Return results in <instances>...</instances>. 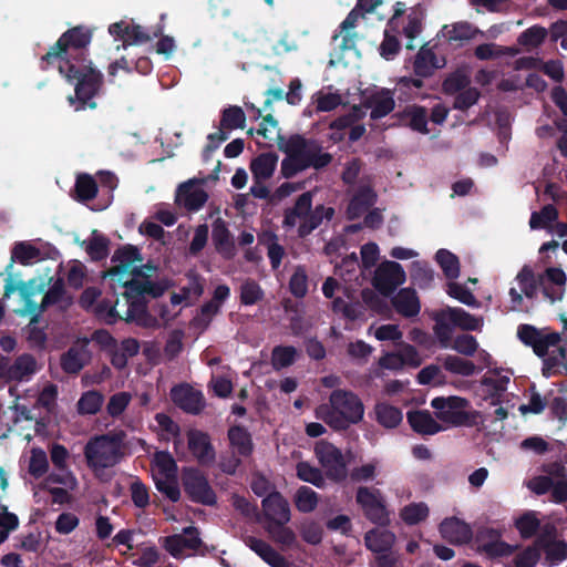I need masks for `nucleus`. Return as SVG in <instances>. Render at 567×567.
<instances>
[{"label":"nucleus","instance_id":"f257e3e1","mask_svg":"<svg viewBox=\"0 0 567 567\" xmlns=\"http://www.w3.org/2000/svg\"><path fill=\"white\" fill-rule=\"evenodd\" d=\"M92 39V28L83 24L72 27L40 59L41 70L56 65L66 82L74 85V95H69L66 100L76 112L96 109L94 99L104 84L102 72L90 59Z\"/></svg>","mask_w":567,"mask_h":567},{"label":"nucleus","instance_id":"69168bd1","mask_svg":"<svg viewBox=\"0 0 567 567\" xmlns=\"http://www.w3.org/2000/svg\"><path fill=\"white\" fill-rule=\"evenodd\" d=\"M61 368L65 373L76 374L83 369V362L78 350L69 349L61 355Z\"/></svg>","mask_w":567,"mask_h":567},{"label":"nucleus","instance_id":"f03ea898","mask_svg":"<svg viewBox=\"0 0 567 567\" xmlns=\"http://www.w3.org/2000/svg\"><path fill=\"white\" fill-rule=\"evenodd\" d=\"M319 413L330 427L343 431L363 419L364 405L355 393L337 389L330 393L329 404L319 408Z\"/></svg>","mask_w":567,"mask_h":567},{"label":"nucleus","instance_id":"338daca9","mask_svg":"<svg viewBox=\"0 0 567 567\" xmlns=\"http://www.w3.org/2000/svg\"><path fill=\"white\" fill-rule=\"evenodd\" d=\"M481 93L476 87H467L458 92L454 99L453 109L466 111L477 103Z\"/></svg>","mask_w":567,"mask_h":567},{"label":"nucleus","instance_id":"393cba45","mask_svg":"<svg viewBox=\"0 0 567 567\" xmlns=\"http://www.w3.org/2000/svg\"><path fill=\"white\" fill-rule=\"evenodd\" d=\"M278 158V155L274 152L261 153L254 157L249 165L252 179L268 181L271 178L276 171Z\"/></svg>","mask_w":567,"mask_h":567},{"label":"nucleus","instance_id":"7ed1b4c3","mask_svg":"<svg viewBox=\"0 0 567 567\" xmlns=\"http://www.w3.org/2000/svg\"><path fill=\"white\" fill-rule=\"evenodd\" d=\"M126 433L122 430L91 437L84 446V457L91 470L113 467L124 456L123 443Z\"/></svg>","mask_w":567,"mask_h":567},{"label":"nucleus","instance_id":"7c9ffc66","mask_svg":"<svg viewBox=\"0 0 567 567\" xmlns=\"http://www.w3.org/2000/svg\"><path fill=\"white\" fill-rule=\"evenodd\" d=\"M432 319L435 322L433 331L440 342V346L442 348H447L452 339L454 326L450 322V317L446 315L445 308L434 311L432 313Z\"/></svg>","mask_w":567,"mask_h":567},{"label":"nucleus","instance_id":"72a5a7b5","mask_svg":"<svg viewBox=\"0 0 567 567\" xmlns=\"http://www.w3.org/2000/svg\"><path fill=\"white\" fill-rule=\"evenodd\" d=\"M377 421L386 429L396 427L403 419L402 411L389 403H378L375 405Z\"/></svg>","mask_w":567,"mask_h":567},{"label":"nucleus","instance_id":"c85d7f7f","mask_svg":"<svg viewBox=\"0 0 567 567\" xmlns=\"http://www.w3.org/2000/svg\"><path fill=\"white\" fill-rule=\"evenodd\" d=\"M446 315L454 327L465 331H476L482 326L481 319L458 307H446Z\"/></svg>","mask_w":567,"mask_h":567},{"label":"nucleus","instance_id":"a19ab883","mask_svg":"<svg viewBox=\"0 0 567 567\" xmlns=\"http://www.w3.org/2000/svg\"><path fill=\"white\" fill-rule=\"evenodd\" d=\"M117 302L118 300L114 296L102 298L94 308L95 316L107 324H113L118 319H123L116 310Z\"/></svg>","mask_w":567,"mask_h":567},{"label":"nucleus","instance_id":"9d476101","mask_svg":"<svg viewBox=\"0 0 567 567\" xmlns=\"http://www.w3.org/2000/svg\"><path fill=\"white\" fill-rule=\"evenodd\" d=\"M405 281V271L396 261H384L375 270L373 287L384 297H390Z\"/></svg>","mask_w":567,"mask_h":567},{"label":"nucleus","instance_id":"473e14b6","mask_svg":"<svg viewBox=\"0 0 567 567\" xmlns=\"http://www.w3.org/2000/svg\"><path fill=\"white\" fill-rule=\"evenodd\" d=\"M246 114L240 106L230 105L221 111L219 127L223 131L230 132L237 128H244Z\"/></svg>","mask_w":567,"mask_h":567},{"label":"nucleus","instance_id":"e2e57ef3","mask_svg":"<svg viewBox=\"0 0 567 567\" xmlns=\"http://www.w3.org/2000/svg\"><path fill=\"white\" fill-rule=\"evenodd\" d=\"M267 532L281 545L291 546L296 542V534L286 524H268Z\"/></svg>","mask_w":567,"mask_h":567},{"label":"nucleus","instance_id":"4c0bfd02","mask_svg":"<svg viewBox=\"0 0 567 567\" xmlns=\"http://www.w3.org/2000/svg\"><path fill=\"white\" fill-rule=\"evenodd\" d=\"M85 244V251L90 258L94 261H101L109 255L110 239L103 235H100L97 230L92 231L91 239Z\"/></svg>","mask_w":567,"mask_h":567},{"label":"nucleus","instance_id":"de8ad7c7","mask_svg":"<svg viewBox=\"0 0 567 567\" xmlns=\"http://www.w3.org/2000/svg\"><path fill=\"white\" fill-rule=\"evenodd\" d=\"M97 184L89 174H81L75 181V193L79 202H89L97 195Z\"/></svg>","mask_w":567,"mask_h":567},{"label":"nucleus","instance_id":"680f3d73","mask_svg":"<svg viewBox=\"0 0 567 567\" xmlns=\"http://www.w3.org/2000/svg\"><path fill=\"white\" fill-rule=\"evenodd\" d=\"M516 549L517 546L511 545L499 538L493 544L484 545V550H482L480 554H484L489 559H495L501 557H508L514 554Z\"/></svg>","mask_w":567,"mask_h":567},{"label":"nucleus","instance_id":"20e7f679","mask_svg":"<svg viewBox=\"0 0 567 567\" xmlns=\"http://www.w3.org/2000/svg\"><path fill=\"white\" fill-rule=\"evenodd\" d=\"M518 339L527 347L533 348L534 353L544 358L542 373L544 377L549 378L551 375L560 374L561 368L564 367L563 361L558 358L555 352L548 354L550 347H556L561 338L557 332L545 333L532 324H520L517 329Z\"/></svg>","mask_w":567,"mask_h":567},{"label":"nucleus","instance_id":"6ab92c4d","mask_svg":"<svg viewBox=\"0 0 567 567\" xmlns=\"http://www.w3.org/2000/svg\"><path fill=\"white\" fill-rule=\"evenodd\" d=\"M171 394L174 402L187 413L198 414L205 406L202 392L192 388L174 386Z\"/></svg>","mask_w":567,"mask_h":567},{"label":"nucleus","instance_id":"2f4dec72","mask_svg":"<svg viewBox=\"0 0 567 567\" xmlns=\"http://www.w3.org/2000/svg\"><path fill=\"white\" fill-rule=\"evenodd\" d=\"M437 68L439 65L436 64L435 53L431 49L422 47L413 63L415 75L420 78H429Z\"/></svg>","mask_w":567,"mask_h":567},{"label":"nucleus","instance_id":"0eeeda50","mask_svg":"<svg viewBox=\"0 0 567 567\" xmlns=\"http://www.w3.org/2000/svg\"><path fill=\"white\" fill-rule=\"evenodd\" d=\"M355 503L364 517L379 526L390 524V512L383 493L375 487L359 486L355 491Z\"/></svg>","mask_w":567,"mask_h":567},{"label":"nucleus","instance_id":"49530a36","mask_svg":"<svg viewBox=\"0 0 567 567\" xmlns=\"http://www.w3.org/2000/svg\"><path fill=\"white\" fill-rule=\"evenodd\" d=\"M429 507L425 503H411L401 509L400 516L402 520L409 525H417L429 517Z\"/></svg>","mask_w":567,"mask_h":567},{"label":"nucleus","instance_id":"f3484780","mask_svg":"<svg viewBox=\"0 0 567 567\" xmlns=\"http://www.w3.org/2000/svg\"><path fill=\"white\" fill-rule=\"evenodd\" d=\"M212 240L215 250L225 259L230 260L236 255V247L231 234L223 218H217L212 224Z\"/></svg>","mask_w":567,"mask_h":567},{"label":"nucleus","instance_id":"a18cd8bd","mask_svg":"<svg viewBox=\"0 0 567 567\" xmlns=\"http://www.w3.org/2000/svg\"><path fill=\"white\" fill-rule=\"evenodd\" d=\"M297 477L303 482L310 483L318 488L326 486V480L322 471L312 466L308 462H299L296 466Z\"/></svg>","mask_w":567,"mask_h":567},{"label":"nucleus","instance_id":"5fc2aeb1","mask_svg":"<svg viewBox=\"0 0 567 567\" xmlns=\"http://www.w3.org/2000/svg\"><path fill=\"white\" fill-rule=\"evenodd\" d=\"M162 32H163V29L161 27H158L156 29V31L153 32V35H151L143 29V27H141L138 24L130 25L128 30H127V35L125 37V40H124L123 48H126L127 45L146 43V42L151 41L153 38H157V37L162 35Z\"/></svg>","mask_w":567,"mask_h":567},{"label":"nucleus","instance_id":"37998d69","mask_svg":"<svg viewBox=\"0 0 567 567\" xmlns=\"http://www.w3.org/2000/svg\"><path fill=\"white\" fill-rule=\"evenodd\" d=\"M297 349L292 346H276L271 352V364L276 371L292 365L297 358Z\"/></svg>","mask_w":567,"mask_h":567},{"label":"nucleus","instance_id":"f8f14e48","mask_svg":"<svg viewBox=\"0 0 567 567\" xmlns=\"http://www.w3.org/2000/svg\"><path fill=\"white\" fill-rule=\"evenodd\" d=\"M163 548L174 558H179L185 548L197 550L203 546L199 530L195 526H187L183 535L174 534L161 539Z\"/></svg>","mask_w":567,"mask_h":567},{"label":"nucleus","instance_id":"bf43d9fd","mask_svg":"<svg viewBox=\"0 0 567 567\" xmlns=\"http://www.w3.org/2000/svg\"><path fill=\"white\" fill-rule=\"evenodd\" d=\"M49 470V462L45 452L41 449H33L29 462V474L34 478L42 477Z\"/></svg>","mask_w":567,"mask_h":567},{"label":"nucleus","instance_id":"a211bd4d","mask_svg":"<svg viewBox=\"0 0 567 567\" xmlns=\"http://www.w3.org/2000/svg\"><path fill=\"white\" fill-rule=\"evenodd\" d=\"M439 529L441 536L452 544H466L472 538V530L470 526L456 517L445 518L440 524Z\"/></svg>","mask_w":567,"mask_h":567},{"label":"nucleus","instance_id":"052dcab7","mask_svg":"<svg viewBox=\"0 0 567 567\" xmlns=\"http://www.w3.org/2000/svg\"><path fill=\"white\" fill-rule=\"evenodd\" d=\"M289 290L296 298H303L308 292V276L302 267H297L289 280Z\"/></svg>","mask_w":567,"mask_h":567},{"label":"nucleus","instance_id":"8fccbe9b","mask_svg":"<svg viewBox=\"0 0 567 567\" xmlns=\"http://www.w3.org/2000/svg\"><path fill=\"white\" fill-rule=\"evenodd\" d=\"M104 401V396L95 390L84 392L78 401L80 414H96Z\"/></svg>","mask_w":567,"mask_h":567},{"label":"nucleus","instance_id":"5701e85b","mask_svg":"<svg viewBox=\"0 0 567 567\" xmlns=\"http://www.w3.org/2000/svg\"><path fill=\"white\" fill-rule=\"evenodd\" d=\"M334 213L333 207H326L324 205H317L315 209L311 208L298 227L299 237L305 238L309 236L322 224L323 219L331 220Z\"/></svg>","mask_w":567,"mask_h":567},{"label":"nucleus","instance_id":"c9c22d12","mask_svg":"<svg viewBox=\"0 0 567 567\" xmlns=\"http://www.w3.org/2000/svg\"><path fill=\"white\" fill-rule=\"evenodd\" d=\"M523 293L528 299H534L537 296L538 286L543 285V277L539 279L535 277L534 270L525 265L516 276Z\"/></svg>","mask_w":567,"mask_h":567},{"label":"nucleus","instance_id":"a878e982","mask_svg":"<svg viewBox=\"0 0 567 567\" xmlns=\"http://www.w3.org/2000/svg\"><path fill=\"white\" fill-rule=\"evenodd\" d=\"M394 543L395 535L388 529L373 528L364 535L365 547L375 554L391 551Z\"/></svg>","mask_w":567,"mask_h":567},{"label":"nucleus","instance_id":"603ef678","mask_svg":"<svg viewBox=\"0 0 567 567\" xmlns=\"http://www.w3.org/2000/svg\"><path fill=\"white\" fill-rule=\"evenodd\" d=\"M443 367L446 371L463 377H471L475 373V364L457 355H447L443 361Z\"/></svg>","mask_w":567,"mask_h":567},{"label":"nucleus","instance_id":"79ce46f5","mask_svg":"<svg viewBox=\"0 0 567 567\" xmlns=\"http://www.w3.org/2000/svg\"><path fill=\"white\" fill-rule=\"evenodd\" d=\"M66 290L63 278L59 277L48 289L42 298V309H48L50 306L65 303L68 307L71 303V299H66Z\"/></svg>","mask_w":567,"mask_h":567},{"label":"nucleus","instance_id":"ddd939ff","mask_svg":"<svg viewBox=\"0 0 567 567\" xmlns=\"http://www.w3.org/2000/svg\"><path fill=\"white\" fill-rule=\"evenodd\" d=\"M203 179H189L182 183L175 196V203L188 212H198L208 199L207 192L200 187Z\"/></svg>","mask_w":567,"mask_h":567},{"label":"nucleus","instance_id":"423d86ee","mask_svg":"<svg viewBox=\"0 0 567 567\" xmlns=\"http://www.w3.org/2000/svg\"><path fill=\"white\" fill-rule=\"evenodd\" d=\"M431 406L435 410V416L443 423L451 426H475L481 413L475 410H468L471 402L462 396H436L431 401Z\"/></svg>","mask_w":567,"mask_h":567},{"label":"nucleus","instance_id":"58836bf2","mask_svg":"<svg viewBox=\"0 0 567 567\" xmlns=\"http://www.w3.org/2000/svg\"><path fill=\"white\" fill-rule=\"evenodd\" d=\"M514 526L523 539H529L537 535L540 528V520L536 512L527 511L515 520Z\"/></svg>","mask_w":567,"mask_h":567},{"label":"nucleus","instance_id":"e433bc0d","mask_svg":"<svg viewBox=\"0 0 567 567\" xmlns=\"http://www.w3.org/2000/svg\"><path fill=\"white\" fill-rule=\"evenodd\" d=\"M37 370V361L32 354L23 353L16 358L12 365L9 368L8 374L11 379L22 380L23 378L33 374Z\"/></svg>","mask_w":567,"mask_h":567},{"label":"nucleus","instance_id":"9b49d317","mask_svg":"<svg viewBox=\"0 0 567 567\" xmlns=\"http://www.w3.org/2000/svg\"><path fill=\"white\" fill-rule=\"evenodd\" d=\"M187 447L197 463L202 466H210L216 461V450L212 437L207 432L192 429L187 432Z\"/></svg>","mask_w":567,"mask_h":567},{"label":"nucleus","instance_id":"1a4fd4ad","mask_svg":"<svg viewBox=\"0 0 567 567\" xmlns=\"http://www.w3.org/2000/svg\"><path fill=\"white\" fill-rule=\"evenodd\" d=\"M182 485L187 497L196 504L214 506L217 496L204 472L197 467H185L182 472Z\"/></svg>","mask_w":567,"mask_h":567},{"label":"nucleus","instance_id":"b1692460","mask_svg":"<svg viewBox=\"0 0 567 567\" xmlns=\"http://www.w3.org/2000/svg\"><path fill=\"white\" fill-rule=\"evenodd\" d=\"M392 305L398 313L405 318H412L420 313L421 305L415 290L401 289L393 298Z\"/></svg>","mask_w":567,"mask_h":567},{"label":"nucleus","instance_id":"774afa93","mask_svg":"<svg viewBox=\"0 0 567 567\" xmlns=\"http://www.w3.org/2000/svg\"><path fill=\"white\" fill-rule=\"evenodd\" d=\"M153 463L159 472L166 476H174L176 474L177 464L172 454L167 451L155 452Z\"/></svg>","mask_w":567,"mask_h":567},{"label":"nucleus","instance_id":"4be33fe9","mask_svg":"<svg viewBox=\"0 0 567 567\" xmlns=\"http://www.w3.org/2000/svg\"><path fill=\"white\" fill-rule=\"evenodd\" d=\"M406 417L412 430L422 435H434L444 430L427 410L410 411Z\"/></svg>","mask_w":567,"mask_h":567},{"label":"nucleus","instance_id":"c756f323","mask_svg":"<svg viewBox=\"0 0 567 567\" xmlns=\"http://www.w3.org/2000/svg\"><path fill=\"white\" fill-rule=\"evenodd\" d=\"M43 259L41 250L28 241H18L11 250V264L19 262L23 266L31 265L35 260Z\"/></svg>","mask_w":567,"mask_h":567},{"label":"nucleus","instance_id":"6e6d98bb","mask_svg":"<svg viewBox=\"0 0 567 567\" xmlns=\"http://www.w3.org/2000/svg\"><path fill=\"white\" fill-rule=\"evenodd\" d=\"M547 35V29L536 24L519 34L518 43L523 47L537 48L545 41Z\"/></svg>","mask_w":567,"mask_h":567},{"label":"nucleus","instance_id":"f704fd0d","mask_svg":"<svg viewBox=\"0 0 567 567\" xmlns=\"http://www.w3.org/2000/svg\"><path fill=\"white\" fill-rule=\"evenodd\" d=\"M435 260L447 279L455 280L458 278L460 260L455 254L442 248L436 251Z\"/></svg>","mask_w":567,"mask_h":567},{"label":"nucleus","instance_id":"c03bdc74","mask_svg":"<svg viewBox=\"0 0 567 567\" xmlns=\"http://www.w3.org/2000/svg\"><path fill=\"white\" fill-rule=\"evenodd\" d=\"M482 385L486 388L492 404L496 405L501 402L502 394L507 390L509 377L502 375L498 378L484 375L481 381Z\"/></svg>","mask_w":567,"mask_h":567},{"label":"nucleus","instance_id":"0e129e2a","mask_svg":"<svg viewBox=\"0 0 567 567\" xmlns=\"http://www.w3.org/2000/svg\"><path fill=\"white\" fill-rule=\"evenodd\" d=\"M391 29L384 30L383 41L380 44V55L385 60H392L401 50V43L396 35L391 34Z\"/></svg>","mask_w":567,"mask_h":567},{"label":"nucleus","instance_id":"bb28decb","mask_svg":"<svg viewBox=\"0 0 567 567\" xmlns=\"http://www.w3.org/2000/svg\"><path fill=\"white\" fill-rule=\"evenodd\" d=\"M312 207V194L311 192H305L298 196L295 205L291 208H287L284 213V227H295L297 219H303Z\"/></svg>","mask_w":567,"mask_h":567},{"label":"nucleus","instance_id":"39448f33","mask_svg":"<svg viewBox=\"0 0 567 567\" xmlns=\"http://www.w3.org/2000/svg\"><path fill=\"white\" fill-rule=\"evenodd\" d=\"M278 148L284 153H291L295 161L305 169H321L332 162V155L322 153V147L316 141L307 140L299 134L291 135L288 140L278 134Z\"/></svg>","mask_w":567,"mask_h":567},{"label":"nucleus","instance_id":"cd10ccee","mask_svg":"<svg viewBox=\"0 0 567 567\" xmlns=\"http://www.w3.org/2000/svg\"><path fill=\"white\" fill-rule=\"evenodd\" d=\"M400 117L408 120V126L412 131L421 134L430 133L427 128L429 114L426 107L416 104L408 105L400 114Z\"/></svg>","mask_w":567,"mask_h":567},{"label":"nucleus","instance_id":"412c9836","mask_svg":"<svg viewBox=\"0 0 567 567\" xmlns=\"http://www.w3.org/2000/svg\"><path fill=\"white\" fill-rule=\"evenodd\" d=\"M227 439L233 452L247 458L254 453V442L249 431L243 425H233L227 431Z\"/></svg>","mask_w":567,"mask_h":567},{"label":"nucleus","instance_id":"4d7b16f0","mask_svg":"<svg viewBox=\"0 0 567 567\" xmlns=\"http://www.w3.org/2000/svg\"><path fill=\"white\" fill-rule=\"evenodd\" d=\"M446 293L468 307H478L480 302L473 292L458 282L451 281L446 285Z\"/></svg>","mask_w":567,"mask_h":567},{"label":"nucleus","instance_id":"6e6552de","mask_svg":"<svg viewBox=\"0 0 567 567\" xmlns=\"http://www.w3.org/2000/svg\"><path fill=\"white\" fill-rule=\"evenodd\" d=\"M315 455L328 480L337 484L346 481L348 476L347 462L339 447L326 440H320L315 445Z\"/></svg>","mask_w":567,"mask_h":567},{"label":"nucleus","instance_id":"ea45409f","mask_svg":"<svg viewBox=\"0 0 567 567\" xmlns=\"http://www.w3.org/2000/svg\"><path fill=\"white\" fill-rule=\"evenodd\" d=\"M32 284V280L29 284L20 282L19 292L24 301L25 312L31 315V324H34L39 322L41 313L47 309H42V302L37 303L32 300V297L35 295L34 289L31 287Z\"/></svg>","mask_w":567,"mask_h":567},{"label":"nucleus","instance_id":"09e8293b","mask_svg":"<svg viewBox=\"0 0 567 567\" xmlns=\"http://www.w3.org/2000/svg\"><path fill=\"white\" fill-rule=\"evenodd\" d=\"M558 219V209L547 204L539 212H534L529 218V226L532 229L548 228L551 223Z\"/></svg>","mask_w":567,"mask_h":567},{"label":"nucleus","instance_id":"3c124183","mask_svg":"<svg viewBox=\"0 0 567 567\" xmlns=\"http://www.w3.org/2000/svg\"><path fill=\"white\" fill-rule=\"evenodd\" d=\"M411 279L419 288H429L434 279L433 270L427 262L414 261L411 267Z\"/></svg>","mask_w":567,"mask_h":567},{"label":"nucleus","instance_id":"2eb2a0df","mask_svg":"<svg viewBox=\"0 0 567 567\" xmlns=\"http://www.w3.org/2000/svg\"><path fill=\"white\" fill-rule=\"evenodd\" d=\"M362 105L371 109L370 117L380 120L389 115L395 107L393 92L389 89H380L368 96H364Z\"/></svg>","mask_w":567,"mask_h":567},{"label":"nucleus","instance_id":"dca6fc26","mask_svg":"<svg viewBox=\"0 0 567 567\" xmlns=\"http://www.w3.org/2000/svg\"><path fill=\"white\" fill-rule=\"evenodd\" d=\"M111 261L113 267L109 274L111 276H120L118 279L122 280L123 275H126L135 266V262L143 261V257L137 247L125 245L115 250Z\"/></svg>","mask_w":567,"mask_h":567},{"label":"nucleus","instance_id":"aec40b11","mask_svg":"<svg viewBox=\"0 0 567 567\" xmlns=\"http://www.w3.org/2000/svg\"><path fill=\"white\" fill-rule=\"evenodd\" d=\"M377 202V194L371 186H361L350 199L347 207L349 220L360 218Z\"/></svg>","mask_w":567,"mask_h":567},{"label":"nucleus","instance_id":"864d4df0","mask_svg":"<svg viewBox=\"0 0 567 567\" xmlns=\"http://www.w3.org/2000/svg\"><path fill=\"white\" fill-rule=\"evenodd\" d=\"M296 507L301 513H310L318 505V494L308 486H301L296 493Z\"/></svg>","mask_w":567,"mask_h":567},{"label":"nucleus","instance_id":"4468645a","mask_svg":"<svg viewBox=\"0 0 567 567\" xmlns=\"http://www.w3.org/2000/svg\"><path fill=\"white\" fill-rule=\"evenodd\" d=\"M261 507L269 524H287L291 518L289 503L278 491L269 493L261 501Z\"/></svg>","mask_w":567,"mask_h":567},{"label":"nucleus","instance_id":"13d9d810","mask_svg":"<svg viewBox=\"0 0 567 567\" xmlns=\"http://www.w3.org/2000/svg\"><path fill=\"white\" fill-rule=\"evenodd\" d=\"M264 298V291L259 284L252 279H247L240 286V302L245 306L256 305Z\"/></svg>","mask_w":567,"mask_h":567}]
</instances>
